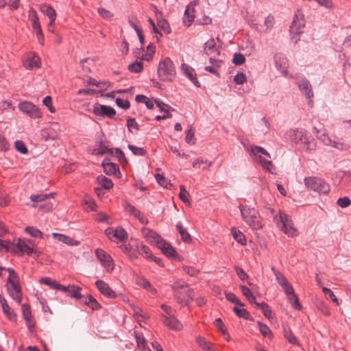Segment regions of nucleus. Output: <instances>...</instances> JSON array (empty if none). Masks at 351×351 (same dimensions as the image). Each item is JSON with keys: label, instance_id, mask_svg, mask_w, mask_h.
Listing matches in <instances>:
<instances>
[{"label": "nucleus", "instance_id": "obj_1", "mask_svg": "<svg viewBox=\"0 0 351 351\" xmlns=\"http://www.w3.org/2000/svg\"><path fill=\"white\" fill-rule=\"evenodd\" d=\"M173 296L182 306H188L193 300V290L183 280H178L171 285Z\"/></svg>", "mask_w": 351, "mask_h": 351}, {"label": "nucleus", "instance_id": "obj_2", "mask_svg": "<svg viewBox=\"0 0 351 351\" xmlns=\"http://www.w3.org/2000/svg\"><path fill=\"white\" fill-rule=\"evenodd\" d=\"M239 210L244 221L254 230L262 228L261 217L258 210L247 206L239 205Z\"/></svg>", "mask_w": 351, "mask_h": 351}, {"label": "nucleus", "instance_id": "obj_3", "mask_svg": "<svg viewBox=\"0 0 351 351\" xmlns=\"http://www.w3.org/2000/svg\"><path fill=\"white\" fill-rule=\"evenodd\" d=\"M147 236L152 239V241L156 243L157 247L167 256L180 259V256L178 254L174 247L169 243L166 242L159 234L151 230H147Z\"/></svg>", "mask_w": 351, "mask_h": 351}, {"label": "nucleus", "instance_id": "obj_4", "mask_svg": "<svg viewBox=\"0 0 351 351\" xmlns=\"http://www.w3.org/2000/svg\"><path fill=\"white\" fill-rule=\"evenodd\" d=\"M174 64L169 58L160 62L158 67V75L160 80L171 82L176 77Z\"/></svg>", "mask_w": 351, "mask_h": 351}, {"label": "nucleus", "instance_id": "obj_5", "mask_svg": "<svg viewBox=\"0 0 351 351\" xmlns=\"http://www.w3.org/2000/svg\"><path fill=\"white\" fill-rule=\"evenodd\" d=\"M280 217L278 219L277 216L274 217V220L276 221L278 225L280 223V229L286 234L289 237H295L298 235V230L293 227V223L291 217L286 213L279 210Z\"/></svg>", "mask_w": 351, "mask_h": 351}, {"label": "nucleus", "instance_id": "obj_6", "mask_svg": "<svg viewBox=\"0 0 351 351\" xmlns=\"http://www.w3.org/2000/svg\"><path fill=\"white\" fill-rule=\"evenodd\" d=\"M305 26L304 15L300 9H298L294 15L292 24L290 27V33L291 38L295 39V43L299 40L298 36L303 32V28Z\"/></svg>", "mask_w": 351, "mask_h": 351}, {"label": "nucleus", "instance_id": "obj_7", "mask_svg": "<svg viewBox=\"0 0 351 351\" xmlns=\"http://www.w3.org/2000/svg\"><path fill=\"white\" fill-rule=\"evenodd\" d=\"M305 186L319 194H327L330 191V186L324 180L317 177H308L304 179Z\"/></svg>", "mask_w": 351, "mask_h": 351}, {"label": "nucleus", "instance_id": "obj_8", "mask_svg": "<svg viewBox=\"0 0 351 351\" xmlns=\"http://www.w3.org/2000/svg\"><path fill=\"white\" fill-rule=\"evenodd\" d=\"M55 193H50L48 194H37V195H32L30 196L31 200L34 202L32 204V207H39L41 209H44L46 211H49L52 209L53 204L51 203H47V204H38V203H41L44 201H45L49 197H53Z\"/></svg>", "mask_w": 351, "mask_h": 351}, {"label": "nucleus", "instance_id": "obj_9", "mask_svg": "<svg viewBox=\"0 0 351 351\" xmlns=\"http://www.w3.org/2000/svg\"><path fill=\"white\" fill-rule=\"evenodd\" d=\"M19 108L22 112L27 114L31 118L36 119L42 116L40 109L29 101L21 102L19 105Z\"/></svg>", "mask_w": 351, "mask_h": 351}, {"label": "nucleus", "instance_id": "obj_10", "mask_svg": "<svg viewBox=\"0 0 351 351\" xmlns=\"http://www.w3.org/2000/svg\"><path fill=\"white\" fill-rule=\"evenodd\" d=\"M88 110L93 112L95 115L106 117L110 119L113 118L116 114V111L113 108L106 105H100L99 106L95 105L92 110L90 109Z\"/></svg>", "mask_w": 351, "mask_h": 351}, {"label": "nucleus", "instance_id": "obj_11", "mask_svg": "<svg viewBox=\"0 0 351 351\" xmlns=\"http://www.w3.org/2000/svg\"><path fill=\"white\" fill-rule=\"evenodd\" d=\"M8 284H10L11 287H8V291L10 295L18 303L21 302V289L19 285V280H14L13 279H8Z\"/></svg>", "mask_w": 351, "mask_h": 351}, {"label": "nucleus", "instance_id": "obj_12", "mask_svg": "<svg viewBox=\"0 0 351 351\" xmlns=\"http://www.w3.org/2000/svg\"><path fill=\"white\" fill-rule=\"evenodd\" d=\"M287 294L289 302L292 304V306L297 310H300L302 306L299 302L297 295L294 293L292 285L288 282L285 285L281 286Z\"/></svg>", "mask_w": 351, "mask_h": 351}, {"label": "nucleus", "instance_id": "obj_13", "mask_svg": "<svg viewBox=\"0 0 351 351\" xmlns=\"http://www.w3.org/2000/svg\"><path fill=\"white\" fill-rule=\"evenodd\" d=\"M305 133L302 130L291 129L285 133V138L298 143L299 142H306Z\"/></svg>", "mask_w": 351, "mask_h": 351}, {"label": "nucleus", "instance_id": "obj_14", "mask_svg": "<svg viewBox=\"0 0 351 351\" xmlns=\"http://www.w3.org/2000/svg\"><path fill=\"white\" fill-rule=\"evenodd\" d=\"M274 59L276 68L282 73L286 75L289 66L288 60L286 56L282 53H277L274 55Z\"/></svg>", "mask_w": 351, "mask_h": 351}, {"label": "nucleus", "instance_id": "obj_15", "mask_svg": "<svg viewBox=\"0 0 351 351\" xmlns=\"http://www.w3.org/2000/svg\"><path fill=\"white\" fill-rule=\"evenodd\" d=\"M95 285L102 295L110 298H116V293L104 281L98 280L96 281Z\"/></svg>", "mask_w": 351, "mask_h": 351}, {"label": "nucleus", "instance_id": "obj_16", "mask_svg": "<svg viewBox=\"0 0 351 351\" xmlns=\"http://www.w3.org/2000/svg\"><path fill=\"white\" fill-rule=\"evenodd\" d=\"M102 166L104 172L108 176H114L117 175V173L120 174L119 166L110 162V158H105L102 162Z\"/></svg>", "mask_w": 351, "mask_h": 351}, {"label": "nucleus", "instance_id": "obj_17", "mask_svg": "<svg viewBox=\"0 0 351 351\" xmlns=\"http://www.w3.org/2000/svg\"><path fill=\"white\" fill-rule=\"evenodd\" d=\"M163 323L171 330H180L182 328V324L174 317V315L170 317L164 315Z\"/></svg>", "mask_w": 351, "mask_h": 351}, {"label": "nucleus", "instance_id": "obj_18", "mask_svg": "<svg viewBox=\"0 0 351 351\" xmlns=\"http://www.w3.org/2000/svg\"><path fill=\"white\" fill-rule=\"evenodd\" d=\"M317 137L321 140L325 145H330L333 147L337 148V149L342 150L344 147V144L342 143H337L330 138L328 134L325 133H322L319 134V132L317 131Z\"/></svg>", "mask_w": 351, "mask_h": 351}, {"label": "nucleus", "instance_id": "obj_19", "mask_svg": "<svg viewBox=\"0 0 351 351\" xmlns=\"http://www.w3.org/2000/svg\"><path fill=\"white\" fill-rule=\"evenodd\" d=\"M298 84L300 90L307 99H311L313 97L312 86L308 80L303 79L300 82H298Z\"/></svg>", "mask_w": 351, "mask_h": 351}, {"label": "nucleus", "instance_id": "obj_20", "mask_svg": "<svg viewBox=\"0 0 351 351\" xmlns=\"http://www.w3.org/2000/svg\"><path fill=\"white\" fill-rule=\"evenodd\" d=\"M52 236L53 238L57 239L59 241H61L70 246L78 245L80 244V241L74 240L73 238L62 234L53 233Z\"/></svg>", "mask_w": 351, "mask_h": 351}, {"label": "nucleus", "instance_id": "obj_21", "mask_svg": "<svg viewBox=\"0 0 351 351\" xmlns=\"http://www.w3.org/2000/svg\"><path fill=\"white\" fill-rule=\"evenodd\" d=\"M182 69L190 80L193 82L197 87H200V83L197 80L195 73H194V69L185 64H182Z\"/></svg>", "mask_w": 351, "mask_h": 351}, {"label": "nucleus", "instance_id": "obj_22", "mask_svg": "<svg viewBox=\"0 0 351 351\" xmlns=\"http://www.w3.org/2000/svg\"><path fill=\"white\" fill-rule=\"evenodd\" d=\"M40 10L49 18V25H51L55 21L56 16L55 10L51 5L46 4H42L40 7Z\"/></svg>", "mask_w": 351, "mask_h": 351}, {"label": "nucleus", "instance_id": "obj_23", "mask_svg": "<svg viewBox=\"0 0 351 351\" xmlns=\"http://www.w3.org/2000/svg\"><path fill=\"white\" fill-rule=\"evenodd\" d=\"M0 304L1 305L3 313L8 316V317L10 320L14 319L16 317V315L14 313V311L11 309V308L9 306L6 300L3 297L1 294H0Z\"/></svg>", "mask_w": 351, "mask_h": 351}, {"label": "nucleus", "instance_id": "obj_24", "mask_svg": "<svg viewBox=\"0 0 351 351\" xmlns=\"http://www.w3.org/2000/svg\"><path fill=\"white\" fill-rule=\"evenodd\" d=\"M16 246L22 253L26 254L28 256L32 255L34 248L30 247L27 241L19 239Z\"/></svg>", "mask_w": 351, "mask_h": 351}, {"label": "nucleus", "instance_id": "obj_25", "mask_svg": "<svg viewBox=\"0 0 351 351\" xmlns=\"http://www.w3.org/2000/svg\"><path fill=\"white\" fill-rule=\"evenodd\" d=\"M176 229L180 233L182 240L185 243H190L191 241V237L186 230L183 227L181 222L176 224Z\"/></svg>", "mask_w": 351, "mask_h": 351}, {"label": "nucleus", "instance_id": "obj_26", "mask_svg": "<svg viewBox=\"0 0 351 351\" xmlns=\"http://www.w3.org/2000/svg\"><path fill=\"white\" fill-rule=\"evenodd\" d=\"M81 290L82 288L80 287H77L75 285H69L67 295L77 300H80L82 298V295L80 293Z\"/></svg>", "mask_w": 351, "mask_h": 351}, {"label": "nucleus", "instance_id": "obj_27", "mask_svg": "<svg viewBox=\"0 0 351 351\" xmlns=\"http://www.w3.org/2000/svg\"><path fill=\"white\" fill-rule=\"evenodd\" d=\"M211 162L208 160H204L202 158H197L193 162V167L195 169H206L211 165Z\"/></svg>", "mask_w": 351, "mask_h": 351}, {"label": "nucleus", "instance_id": "obj_28", "mask_svg": "<svg viewBox=\"0 0 351 351\" xmlns=\"http://www.w3.org/2000/svg\"><path fill=\"white\" fill-rule=\"evenodd\" d=\"M40 58L38 56H34L32 58H28L26 62H25L24 66L29 69H32L34 68L40 67Z\"/></svg>", "mask_w": 351, "mask_h": 351}, {"label": "nucleus", "instance_id": "obj_29", "mask_svg": "<svg viewBox=\"0 0 351 351\" xmlns=\"http://www.w3.org/2000/svg\"><path fill=\"white\" fill-rule=\"evenodd\" d=\"M85 305L89 306L93 310L101 308V305L91 295H88V299L82 301Z\"/></svg>", "mask_w": 351, "mask_h": 351}, {"label": "nucleus", "instance_id": "obj_30", "mask_svg": "<svg viewBox=\"0 0 351 351\" xmlns=\"http://www.w3.org/2000/svg\"><path fill=\"white\" fill-rule=\"evenodd\" d=\"M195 19L194 12H191L189 8H186L183 17V23L186 27L191 25Z\"/></svg>", "mask_w": 351, "mask_h": 351}, {"label": "nucleus", "instance_id": "obj_31", "mask_svg": "<svg viewBox=\"0 0 351 351\" xmlns=\"http://www.w3.org/2000/svg\"><path fill=\"white\" fill-rule=\"evenodd\" d=\"M232 233L234 239L240 244L245 245L246 239L245 235L235 228H232Z\"/></svg>", "mask_w": 351, "mask_h": 351}, {"label": "nucleus", "instance_id": "obj_32", "mask_svg": "<svg viewBox=\"0 0 351 351\" xmlns=\"http://www.w3.org/2000/svg\"><path fill=\"white\" fill-rule=\"evenodd\" d=\"M233 311L239 317L243 318L244 319L246 320H252V319L250 317V313L245 308H240L236 306L233 308Z\"/></svg>", "mask_w": 351, "mask_h": 351}, {"label": "nucleus", "instance_id": "obj_33", "mask_svg": "<svg viewBox=\"0 0 351 351\" xmlns=\"http://www.w3.org/2000/svg\"><path fill=\"white\" fill-rule=\"evenodd\" d=\"M136 250L139 254L144 256L145 257H147V258L152 257V254L150 249L145 245H143L142 243H141L139 245L137 244Z\"/></svg>", "mask_w": 351, "mask_h": 351}, {"label": "nucleus", "instance_id": "obj_34", "mask_svg": "<svg viewBox=\"0 0 351 351\" xmlns=\"http://www.w3.org/2000/svg\"><path fill=\"white\" fill-rule=\"evenodd\" d=\"M113 237L114 238L118 239L119 241H122L127 239L128 233L123 228L117 227L113 232Z\"/></svg>", "mask_w": 351, "mask_h": 351}, {"label": "nucleus", "instance_id": "obj_35", "mask_svg": "<svg viewBox=\"0 0 351 351\" xmlns=\"http://www.w3.org/2000/svg\"><path fill=\"white\" fill-rule=\"evenodd\" d=\"M97 180L105 189L109 190L113 187L112 181L104 176H98Z\"/></svg>", "mask_w": 351, "mask_h": 351}, {"label": "nucleus", "instance_id": "obj_36", "mask_svg": "<svg viewBox=\"0 0 351 351\" xmlns=\"http://www.w3.org/2000/svg\"><path fill=\"white\" fill-rule=\"evenodd\" d=\"M285 338L291 344L299 346L300 343L296 337L293 334L290 328L284 329Z\"/></svg>", "mask_w": 351, "mask_h": 351}, {"label": "nucleus", "instance_id": "obj_37", "mask_svg": "<svg viewBox=\"0 0 351 351\" xmlns=\"http://www.w3.org/2000/svg\"><path fill=\"white\" fill-rule=\"evenodd\" d=\"M135 337L137 345L139 348H141L143 351H151V350L147 347L145 339L142 334L136 333Z\"/></svg>", "mask_w": 351, "mask_h": 351}, {"label": "nucleus", "instance_id": "obj_38", "mask_svg": "<svg viewBox=\"0 0 351 351\" xmlns=\"http://www.w3.org/2000/svg\"><path fill=\"white\" fill-rule=\"evenodd\" d=\"M258 326L259 327V330L261 333L264 337H268L269 338H271L273 337V334L270 328L265 324H263L261 322H258Z\"/></svg>", "mask_w": 351, "mask_h": 351}, {"label": "nucleus", "instance_id": "obj_39", "mask_svg": "<svg viewBox=\"0 0 351 351\" xmlns=\"http://www.w3.org/2000/svg\"><path fill=\"white\" fill-rule=\"evenodd\" d=\"M128 69L130 72L137 73H140L143 70V65L141 62H138V60H136L134 62L129 64L128 66Z\"/></svg>", "mask_w": 351, "mask_h": 351}, {"label": "nucleus", "instance_id": "obj_40", "mask_svg": "<svg viewBox=\"0 0 351 351\" xmlns=\"http://www.w3.org/2000/svg\"><path fill=\"white\" fill-rule=\"evenodd\" d=\"M271 271L274 272L276 280L280 286L285 285L289 282L285 276L281 272L277 271L274 267H271Z\"/></svg>", "mask_w": 351, "mask_h": 351}, {"label": "nucleus", "instance_id": "obj_41", "mask_svg": "<svg viewBox=\"0 0 351 351\" xmlns=\"http://www.w3.org/2000/svg\"><path fill=\"white\" fill-rule=\"evenodd\" d=\"M155 178L158 183L164 188L168 189L171 186L170 181L161 174H156Z\"/></svg>", "mask_w": 351, "mask_h": 351}, {"label": "nucleus", "instance_id": "obj_42", "mask_svg": "<svg viewBox=\"0 0 351 351\" xmlns=\"http://www.w3.org/2000/svg\"><path fill=\"white\" fill-rule=\"evenodd\" d=\"M124 208L130 215H133L136 218L140 217L141 212L130 203L125 202L124 204Z\"/></svg>", "mask_w": 351, "mask_h": 351}, {"label": "nucleus", "instance_id": "obj_43", "mask_svg": "<svg viewBox=\"0 0 351 351\" xmlns=\"http://www.w3.org/2000/svg\"><path fill=\"white\" fill-rule=\"evenodd\" d=\"M225 295H226V299L228 301H230L232 303H234L236 305L239 306H244V304L241 302L239 299L236 296V295L234 293L226 292Z\"/></svg>", "mask_w": 351, "mask_h": 351}, {"label": "nucleus", "instance_id": "obj_44", "mask_svg": "<svg viewBox=\"0 0 351 351\" xmlns=\"http://www.w3.org/2000/svg\"><path fill=\"white\" fill-rule=\"evenodd\" d=\"M129 149L136 156H143L147 154V151L143 147H138L133 145H128Z\"/></svg>", "mask_w": 351, "mask_h": 351}, {"label": "nucleus", "instance_id": "obj_45", "mask_svg": "<svg viewBox=\"0 0 351 351\" xmlns=\"http://www.w3.org/2000/svg\"><path fill=\"white\" fill-rule=\"evenodd\" d=\"M127 127L130 132H133V129L136 130L135 133L139 130V126L134 118L129 117L127 120Z\"/></svg>", "mask_w": 351, "mask_h": 351}, {"label": "nucleus", "instance_id": "obj_46", "mask_svg": "<svg viewBox=\"0 0 351 351\" xmlns=\"http://www.w3.org/2000/svg\"><path fill=\"white\" fill-rule=\"evenodd\" d=\"M39 282L41 283L45 284V285H48L50 288L56 289V290L57 285H58V282L57 281H56L54 280H51L49 277L41 278L39 280Z\"/></svg>", "mask_w": 351, "mask_h": 351}, {"label": "nucleus", "instance_id": "obj_47", "mask_svg": "<svg viewBox=\"0 0 351 351\" xmlns=\"http://www.w3.org/2000/svg\"><path fill=\"white\" fill-rule=\"evenodd\" d=\"M250 152L251 155L255 156L256 154V153H261V154L268 156L269 158H270V154L268 153V152L267 150H265L262 147L251 146Z\"/></svg>", "mask_w": 351, "mask_h": 351}, {"label": "nucleus", "instance_id": "obj_48", "mask_svg": "<svg viewBox=\"0 0 351 351\" xmlns=\"http://www.w3.org/2000/svg\"><path fill=\"white\" fill-rule=\"evenodd\" d=\"M25 231L33 237L42 238L43 233L34 226H27L25 228Z\"/></svg>", "mask_w": 351, "mask_h": 351}, {"label": "nucleus", "instance_id": "obj_49", "mask_svg": "<svg viewBox=\"0 0 351 351\" xmlns=\"http://www.w3.org/2000/svg\"><path fill=\"white\" fill-rule=\"evenodd\" d=\"M158 25L160 27L161 29H162L166 34H170L171 32L170 25L167 20L165 19H160L158 20Z\"/></svg>", "mask_w": 351, "mask_h": 351}, {"label": "nucleus", "instance_id": "obj_50", "mask_svg": "<svg viewBox=\"0 0 351 351\" xmlns=\"http://www.w3.org/2000/svg\"><path fill=\"white\" fill-rule=\"evenodd\" d=\"M22 313L25 321H29V319L32 318L30 307L27 304H23L21 306Z\"/></svg>", "mask_w": 351, "mask_h": 351}, {"label": "nucleus", "instance_id": "obj_51", "mask_svg": "<svg viewBox=\"0 0 351 351\" xmlns=\"http://www.w3.org/2000/svg\"><path fill=\"white\" fill-rule=\"evenodd\" d=\"M95 255L97 258L102 263L104 261L109 258L110 256L108 254H107L104 250L97 248L95 251Z\"/></svg>", "mask_w": 351, "mask_h": 351}, {"label": "nucleus", "instance_id": "obj_52", "mask_svg": "<svg viewBox=\"0 0 351 351\" xmlns=\"http://www.w3.org/2000/svg\"><path fill=\"white\" fill-rule=\"evenodd\" d=\"M194 134H195V132H194L192 127H190V128L188 129L186 131V137H185V141L187 143L193 144V145H194L195 143Z\"/></svg>", "mask_w": 351, "mask_h": 351}, {"label": "nucleus", "instance_id": "obj_53", "mask_svg": "<svg viewBox=\"0 0 351 351\" xmlns=\"http://www.w3.org/2000/svg\"><path fill=\"white\" fill-rule=\"evenodd\" d=\"M259 162L261 164L263 168L267 171H271V167H273V164L271 161L267 160L259 156Z\"/></svg>", "mask_w": 351, "mask_h": 351}, {"label": "nucleus", "instance_id": "obj_54", "mask_svg": "<svg viewBox=\"0 0 351 351\" xmlns=\"http://www.w3.org/2000/svg\"><path fill=\"white\" fill-rule=\"evenodd\" d=\"M14 147L17 151L21 152V154H25L27 153L28 150L25 145V143L22 141H16L14 143Z\"/></svg>", "mask_w": 351, "mask_h": 351}, {"label": "nucleus", "instance_id": "obj_55", "mask_svg": "<svg viewBox=\"0 0 351 351\" xmlns=\"http://www.w3.org/2000/svg\"><path fill=\"white\" fill-rule=\"evenodd\" d=\"M322 291L327 298H330L333 302L336 303L337 304H339L338 300L331 289L326 287H323Z\"/></svg>", "mask_w": 351, "mask_h": 351}, {"label": "nucleus", "instance_id": "obj_56", "mask_svg": "<svg viewBox=\"0 0 351 351\" xmlns=\"http://www.w3.org/2000/svg\"><path fill=\"white\" fill-rule=\"evenodd\" d=\"M245 58L242 53H236L234 54L232 62L235 65H241L242 64H243L245 62Z\"/></svg>", "mask_w": 351, "mask_h": 351}, {"label": "nucleus", "instance_id": "obj_57", "mask_svg": "<svg viewBox=\"0 0 351 351\" xmlns=\"http://www.w3.org/2000/svg\"><path fill=\"white\" fill-rule=\"evenodd\" d=\"M101 263L108 272H111L114 269V265L111 256L104 261Z\"/></svg>", "mask_w": 351, "mask_h": 351}, {"label": "nucleus", "instance_id": "obj_58", "mask_svg": "<svg viewBox=\"0 0 351 351\" xmlns=\"http://www.w3.org/2000/svg\"><path fill=\"white\" fill-rule=\"evenodd\" d=\"M337 204L341 208H346L351 204V201L348 197H340L337 199Z\"/></svg>", "mask_w": 351, "mask_h": 351}, {"label": "nucleus", "instance_id": "obj_59", "mask_svg": "<svg viewBox=\"0 0 351 351\" xmlns=\"http://www.w3.org/2000/svg\"><path fill=\"white\" fill-rule=\"evenodd\" d=\"M180 192L179 193V197L180 199L184 203L190 204L189 200L186 197V195H188V192L186 190L184 185L180 186Z\"/></svg>", "mask_w": 351, "mask_h": 351}, {"label": "nucleus", "instance_id": "obj_60", "mask_svg": "<svg viewBox=\"0 0 351 351\" xmlns=\"http://www.w3.org/2000/svg\"><path fill=\"white\" fill-rule=\"evenodd\" d=\"M115 102L119 107L124 110L128 109L130 106V101L128 99L124 100L118 97L116 99Z\"/></svg>", "mask_w": 351, "mask_h": 351}, {"label": "nucleus", "instance_id": "obj_61", "mask_svg": "<svg viewBox=\"0 0 351 351\" xmlns=\"http://www.w3.org/2000/svg\"><path fill=\"white\" fill-rule=\"evenodd\" d=\"M183 270L190 276H196L199 271L191 266H183Z\"/></svg>", "mask_w": 351, "mask_h": 351}, {"label": "nucleus", "instance_id": "obj_62", "mask_svg": "<svg viewBox=\"0 0 351 351\" xmlns=\"http://www.w3.org/2000/svg\"><path fill=\"white\" fill-rule=\"evenodd\" d=\"M115 156L118 158V160L120 162L124 163V164H126L128 162V160L125 156V154L121 149H119V148L115 149Z\"/></svg>", "mask_w": 351, "mask_h": 351}, {"label": "nucleus", "instance_id": "obj_63", "mask_svg": "<svg viewBox=\"0 0 351 351\" xmlns=\"http://www.w3.org/2000/svg\"><path fill=\"white\" fill-rule=\"evenodd\" d=\"M154 102L156 103V106L158 107L161 112H167V110L170 111V110L172 109L170 106L165 104L164 102L158 99H155Z\"/></svg>", "mask_w": 351, "mask_h": 351}, {"label": "nucleus", "instance_id": "obj_64", "mask_svg": "<svg viewBox=\"0 0 351 351\" xmlns=\"http://www.w3.org/2000/svg\"><path fill=\"white\" fill-rule=\"evenodd\" d=\"M234 269L238 277L240 278L241 280L244 281L248 278V275L244 271V270L242 268L238 266H235Z\"/></svg>", "mask_w": 351, "mask_h": 351}]
</instances>
